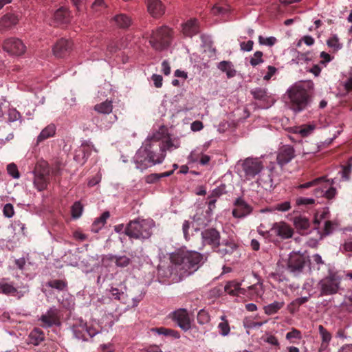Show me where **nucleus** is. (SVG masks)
Here are the masks:
<instances>
[{"label":"nucleus","instance_id":"obj_55","mask_svg":"<svg viewBox=\"0 0 352 352\" xmlns=\"http://www.w3.org/2000/svg\"><path fill=\"white\" fill-rule=\"evenodd\" d=\"M7 170L8 173L14 178L17 179L20 176L17 166L14 163L9 164L8 165Z\"/></svg>","mask_w":352,"mask_h":352},{"label":"nucleus","instance_id":"obj_43","mask_svg":"<svg viewBox=\"0 0 352 352\" xmlns=\"http://www.w3.org/2000/svg\"><path fill=\"white\" fill-rule=\"evenodd\" d=\"M352 171V157H350L345 166H342V177L345 180H349Z\"/></svg>","mask_w":352,"mask_h":352},{"label":"nucleus","instance_id":"obj_27","mask_svg":"<svg viewBox=\"0 0 352 352\" xmlns=\"http://www.w3.org/2000/svg\"><path fill=\"white\" fill-rule=\"evenodd\" d=\"M113 21L118 28L122 29L128 28L132 23L131 17L125 14H116Z\"/></svg>","mask_w":352,"mask_h":352},{"label":"nucleus","instance_id":"obj_46","mask_svg":"<svg viewBox=\"0 0 352 352\" xmlns=\"http://www.w3.org/2000/svg\"><path fill=\"white\" fill-rule=\"evenodd\" d=\"M82 206L80 201H76L72 207V215L74 219L79 218L82 212Z\"/></svg>","mask_w":352,"mask_h":352},{"label":"nucleus","instance_id":"obj_2","mask_svg":"<svg viewBox=\"0 0 352 352\" xmlns=\"http://www.w3.org/2000/svg\"><path fill=\"white\" fill-rule=\"evenodd\" d=\"M202 259L203 255L198 252L179 250L170 255V265L165 276L179 281L197 270Z\"/></svg>","mask_w":352,"mask_h":352},{"label":"nucleus","instance_id":"obj_58","mask_svg":"<svg viewBox=\"0 0 352 352\" xmlns=\"http://www.w3.org/2000/svg\"><path fill=\"white\" fill-rule=\"evenodd\" d=\"M296 202L298 206L312 205L315 203V200L312 198L298 197Z\"/></svg>","mask_w":352,"mask_h":352},{"label":"nucleus","instance_id":"obj_13","mask_svg":"<svg viewBox=\"0 0 352 352\" xmlns=\"http://www.w3.org/2000/svg\"><path fill=\"white\" fill-rule=\"evenodd\" d=\"M252 212V207L241 197L237 198L234 203L232 215L235 218H243Z\"/></svg>","mask_w":352,"mask_h":352},{"label":"nucleus","instance_id":"obj_57","mask_svg":"<svg viewBox=\"0 0 352 352\" xmlns=\"http://www.w3.org/2000/svg\"><path fill=\"white\" fill-rule=\"evenodd\" d=\"M291 208L289 201H284L275 205L274 209L281 212L288 211Z\"/></svg>","mask_w":352,"mask_h":352},{"label":"nucleus","instance_id":"obj_42","mask_svg":"<svg viewBox=\"0 0 352 352\" xmlns=\"http://www.w3.org/2000/svg\"><path fill=\"white\" fill-rule=\"evenodd\" d=\"M94 148V145L91 143L85 142L82 143L78 150V152L82 154L83 159H87L91 153V149Z\"/></svg>","mask_w":352,"mask_h":352},{"label":"nucleus","instance_id":"obj_25","mask_svg":"<svg viewBox=\"0 0 352 352\" xmlns=\"http://www.w3.org/2000/svg\"><path fill=\"white\" fill-rule=\"evenodd\" d=\"M224 290L226 293L232 296L245 294V289L241 288V284L236 280L228 282L225 285Z\"/></svg>","mask_w":352,"mask_h":352},{"label":"nucleus","instance_id":"obj_59","mask_svg":"<svg viewBox=\"0 0 352 352\" xmlns=\"http://www.w3.org/2000/svg\"><path fill=\"white\" fill-rule=\"evenodd\" d=\"M286 338L289 340L293 338L300 339L301 338V333L299 330L293 329L291 331L288 332L286 334Z\"/></svg>","mask_w":352,"mask_h":352},{"label":"nucleus","instance_id":"obj_8","mask_svg":"<svg viewBox=\"0 0 352 352\" xmlns=\"http://www.w3.org/2000/svg\"><path fill=\"white\" fill-rule=\"evenodd\" d=\"M72 331L74 336L78 339L82 340H88L89 338H92L96 333V331L88 327L87 322L81 319H77L72 324Z\"/></svg>","mask_w":352,"mask_h":352},{"label":"nucleus","instance_id":"obj_3","mask_svg":"<svg viewBox=\"0 0 352 352\" xmlns=\"http://www.w3.org/2000/svg\"><path fill=\"white\" fill-rule=\"evenodd\" d=\"M153 226V220L138 218L127 223L124 233L131 239L144 241L151 236Z\"/></svg>","mask_w":352,"mask_h":352},{"label":"nucleus","instance_id":"obj_24","mask_svg":"<svg viewBox=\"0 0 352 352\" xmlns=\"http://www.w3.org/2000/svg\"><path fill=\"white\" fill-rule=\"evenodd\" d=\"M45 340V334L39 328H34L29 334L26 342L34 346L39 345Z\"/></svg>","mask_w":352,"mask_h":352},{"label":"nucleus","instance_id":"obj_45","mask_svg":"<svg viewBox=\"0 0 352 352\" xmlns=\"http://www.w3.org/2000/svg\"><path fill=\"white\" fill-rule=\"evenodd\" d=\"M324 179V177H318L316 179H313L312 181L306 182L305 184L299 185L297 188L303 189V188H309L313 186H318L322 182Z\"/></svg>","mask_w":352,"mask_h":352},{"label":"nucleus","instance_id":"obj_22","mask_svg":"<svg viewBox=\"0 0 352 352\" xmlns=\"http://www.w3.org/2000/svg\"><path fill=\"white\" fill-rule=\"evenodd\" d=\"M294 225L300 234H307L310 227V221L305 216L299 215L294 217Z\"/></svg>","mask_w":352,"mask_h":352},{"label":"nucleus","instance_id":"obj_53","mask_svg":"<svg viewBox=\"0 0 352 352\" xmlns=\"http://www.w3.org/2000/svg\"><path fill=\"white\" fill-rule=\"evenodd\" d=\"M262 57L263 52L261 51H256L254 52L253 57L251 58L250 63L252 66L255 67L263 62Z\"/></svg>","mask_w":352,"mask_h":352},{"label":"nucleus","instance_id":"obj_29","mask_svg":"<svg viewBox=\"0 0 352 352\" xmlns=\"http://www.w3.org/2000/svg\"><path fill=\"white\" fill-rule=\"evenodd\" d=\"M50 168L49 164L45 161L38 162L34 170V175L43 176L50 178Z\"/></svg>","mask_w":352,"mask_h":352},{"label":"nucleus","instance_id":"obj_7","mask_svg":"<svg viewBox=\"0 0 352 352\" xmlns=\"http://www.w3.org/2000/svg\"><path fill=\"white\" fill-rule=\"evenodd\" d=\"M246 179L250 180L258 175L263 169L264 165L258 158L248 157L241 164Z\"/></svg>","mask_w":352,"mask_h":352},{"label":"nucleus","instance_id":"obj_19","mask_svg":"<svg viewBox=\"0 0 352 352\" xmlns=\"http://www.w3.org/2000/svg\"><path fill=\"white\" fill-rule=\"evenodd\" d=\"M236 248L237 245L234 241L227 240L220 243L213 251L223 257L232 254Z\"/></svg>","mask_w":352,"mask_h":352},{"label":"nucleus","instance_id":"obj_64","mask_svg":"<svg viewBox=\"0 0 352 352\" xmlns=\"http://www.w3.org/2000/svg\"><path fill=\"white\" fill-rule=\"evenodd\" d=\"M277 69L274 66H268L267 67V72L265 74V75L263 76V79L265 80H269L276 72Z\"/></svg>","mask_w":352,"mask_h":352},{"label":"nucleus","instance_id":"obj_16","mask_svg":"<svg viewBox=\"0 0 352 352\" xmlns=\"http://www.w3.org/2000/svg\"><path fill=\"white\" fill-rule=\"evenodd\" d=\"M306 261L303 255L294 253L289 256L287 266L292 272H301L304 268Z\"/></svg>","mask_w":352,"mask_h":352},{"label":"nucleus","instance_id":"obj_49","mask_svg":"<svg viewBox=\"0 0 352 352\" xmlns=\"http://www.w3.org/2000/svg\"><path fill=\"white\" fill-rule=\"evenodd\" d=\"M110 297L115 300H122L124 299V293L119 290V289L111 287L109 289Z\"/></svg>","mask_w":352,"mask_h":352},{"label":"nucleus","instance_id":"obj_6","mask_svg":"<svg viewBox=\"0 0 352 352\" xmlns=\"http://www.w3.org/2000/svg\"><path fill=\"white\" fill-rule=\"evenodd\" d=\"M341 283L340 278L336 274H330L318 283L320 296L333 295L338 292Z\"/></svg>","mask_w":352,"mask_h":352},{"label":"nucleus","instance_id":"obj_38","mask_svg":"<svg viewBox=\"0 0 352 352\" xmlns=\"http://www.w3.org/2000/svg\"><path fill=\"white\" fill-rule=\"evenodd\" d=\"M0 292L6 295H15V294H16L18 296V298H20L23 296V294H21V292H17L16 288H15L12 285L7 283H0Z\"/></svg>","mask_w":352,"mask_h":352},{"label":"nucleus","instance_id":"obj_26","mask_svg":"<svg viewBox=\"0 0 352 352\" xmlns=\"http://www.w3.org/2000/svg\"><path fill=\"white\" fill-rule=\"evenodd\" d=\"M54 20L59 24H66L70 21V12L66 8H58L54 14Z\"/></svg>","mask_w":352,"mask_h":352},{"label":"nucleus","instance_id":"obj_35","mask_svg":"<svg viewBox=\"0 0 352 352\" xmlns=\"http://www.w3.org/2000/svg\"><path fill=\"white\" fill-rule=\"evenodd\" d=\"M220 319L221 321L217 325L219 332L222 336H226L230 332V324L225 315L221 316Z\"/></svg>","mask_w":352,"mask_h":352},{"label":"nucleus","instance_id":"obj_48","mask_svg":"<svg viewBox=\"0 0 352 352\" xmlns=\"http://www.w3.org/2000/svg\"><path fill=\"white\" fill-rule=\"evenodd\" d=\"M310 264L314 267H316L317 270L320 269V266L324 264L321 256L318 254H315L311 256Z\"/></svg>","mask_w":352,"mask_h":352},{"label":"nucleus","instance_id":"obj_31","mask_svg":"<svg viewBox=\"0 0 352 352\" xmlns=\"http://www.w3.org/2000/svg\"><path fill=\"white\" fill-rule=\"evenodd\" d=\"M153 332L157 333L159 335H164L165 336H170L175 339L180 338V333L175 330L167 329L165 327H156L151 329Z\"/></svg>","mask_w":352,"mask_h":352},{"label":"nucleus","instance_id":"obj_1","mask_svg":"<svg viewBox=\"0 0 352 352\" xmlns=\"http://www.w3.org/2000/svg\"><path fill=\"white\" fill-rule=\"evenodd\" d=\"M161 138L162 135L157 133L145 140L134 157L137 168L142 171L155 164L162 163L166 157V151L170 150L173 144L170 140H164Z\"/></svg>","mask_w":352,"mask_h":352},{"label":"nucleus","instance_id":"obj_51","mask_svg":"<svg viewBox=\"0 0 352 352\" xmlns=\"http://www.w3.org/2000/svg\"><path fill=\"white\" fill-rule=\"evenodd\" d=\"M277 42L276 38L274 36H270L267 38H265L262 36H258V43L261 45H267V46H273Z\"/></svg>","mask_w":352,"mask_h":352},{"label":"nucleus","instance_id":"obj_30","mask_svg":"<svg viewBox=\"0 0 352 352\" xmlns=\"http://www.w3.org/2000/svg\"><path fill=\"white\" fill-rule=\"evenodd\" d=\"M110 214L108 211L104 212L101 216L97 218L91 225V230L94 233H97L106 223L107 219L109 217Z\"/></svg>","mask_w":352,"mask_h":352},{"label":"nucleus","instance_id":"obj_23","mask_svg":"<svg viewBox=\"0 0 352 352\" xmlns=\"http://www.w3.org/2000/svg\"><path fill=\"white\" fill-rule=\"evenodd\" d=\"M251 94L254 98L261 101L266 102L267 105L270 106L274 103V99L271 97L266 89L256 87L251 90Z\"/></svg>","mask_w":352,"mask_h":352},{"label":"nucleus","instance_id":"obj_36","mask_svg":"<svg viewBox=\"0 0 352 352\" xmlns=\"http://www.w3.org/2000/svg\"><path fill=\"white\" fill-rule=\"evenodd\" d=\"M107 5L104 0H94L91 6V11L96 16H99L105 10Z\"/></svg>","mask_w":352,"mask_h":352},{"label":"nucleus","instance_id":"obj_62","mask_svg":"<svg viewBox=\"0 0 352 352\" xmlns=\"http://www.w3.org/2000/svg\"><path fill=\"white\" fill-rule=\"evenodd\" d=\"M303 41L308 46H311L312 45H314L315 41H314V38L311 36H304L301 40H300L298 41V43H297V46L298 47H300V45H301V42Z\"/></svg>","mask_w":352,"mask_h":352},{"label":"nucleus","instance_id":"obj_11","mask_svg":"<svg viewBox=\"0 0 352 352\" xmlns=\"http://www.w3.org/2000/svg\"><path fill=\"white\" fill-rule=\"evenodd\" d=\"M3 48L10 54L21 56L25 52L26 47L21 40L10 38L3 42Z\"/></svg>","mask_w":352,"mask_h":352},{"label":"nucleus","instance_id":"obj_40","mask_svg":"<svg viewBox=\"0 0 352 352\" xmlns=\"http://www.w3.org/2000/svg\"><path fill=\"white\" fill-rule=\"evenodd\" d=\"M118 267H124L128 266L131 263V259L126 256H113L111 258Z\"/></svg>","mask_w":352,"mask_h":352},{"label":"nucleus","instance_id":"obj_41","mask_svg":"<svg viewBox=\"0 0 352 352\" xmlns=\"http://www.w3.org/2000/svg\"><path fill=\"white\" fill-rule=\"evenodd\" d=\"M47 285L52 288L58 289V291H63L66 289L67 283L64 280L54 279L50 280L47 283Z\"/></svg>","mask_w":352,"mask_h":352},{"label":"nucleus","instance_id":"obj_63","mask_svg":"<svg viewBox=\"0 0 352 352\" xmlns=\"http://www.w3.org/2000/svg\"><path fill=\"white\" fill-rule=\"evenodd\" d=\"M253 41H248V42H241L240 43L241 50L243 51L250 52L253 48Z\"/></svg>","mask_w":352,"mask_h":352},{"label":"nucleus","instance_id":"obj_20","mask_svg":"<svg viewBox=\"0 0 352 352\" xmlns=\"http://www.w3.org/2000/svg\"><path fill=\"white\" fill-rule=\"evenodd\" d=\"M19 21L18 15L12 13H8L3 15L0 19V31L3 32L16 25Z\"/></svg>","mask_w":352,"mask_h":352},{"label":"nucleus","instance_id":"obj_17","mask_svg":"<svg viewBox=\"0 0 352 352\" xmlns=\"http://www.w3.org/2000/svg\"><path fill=\"white\" fill-rule=\"evenodd\" d=\"M272 231L282 239H289L294 233L293 229L285 222L274 223Z\"/></svg>","mask_w":352,"mask_h":352},{"label":"nucleus","instance_id":"obj_9","mask_svg":"<svg viewBox=\"0 0 352 352\" xmlns=\"http://www.w3.org/2000/svg\"><path fill=\"white\" fill-rule=\"evenodd\" d=\"M59 311L55 307H51L45 314H42L38 320L41 322V326L47 329L53 326L60 324Z\"/></svg>","mask_w":352,"mask_h":352},{"label":"nucleus","instance_id":"obj_18","mask_svg":"<svg viewBox=\"0 0 352 352\" xmlns=\"http://www.w3.org/2000/svg\"><path fill=\"white\" fill-rule=\"evenodd\" d=\"M147 9L152 16L157 18L165 12V7L160 0H146Z\"/></svg>","mask_w":352,"mask_h":352},{"label":"nucleus","instance_id":"obj_52","mask_svg":"<svg viewBox=\"0 0 352 352\" xmlns=\"http://www.w3.org/2000/svg\"><path fill=\"white\" fill-rule=\"evenodd\" d=\"M226 193V186L225 185H221L220 186L214 188L210 195L208 197V199L214 198L216 199L221 197L223 194Z\"/></svg>","mask_w":352,"mask_h":352},{"label":"nucleus","instance_id":"obj_60","mask_svg":"<svg viewBox=\"0 0 352 352\" xmlns=\"http://www.w3.org/2000/svg\"><path fill=\"white\" fill-rule=\"evenodd\" d=\"M249 290L252 294H254L256 296H261L263 294L262 286L261 285H254L249 287Z\"/></svg>","mask_w":352,"mask_h":352},{"label":"nucleus","instance_id":"obj_15","mask_svg":"<svg viewBox=\"0 0 352 352\" xmlns=\"http://www.w3.org/2000/svg\"><path fill=\"white\" fill-rule=\"evenodd\" d=\"M72 42L69 40L60 38L53 47L54 55L57 58H64L67 56L72 48Z\"/></svg>","mask_w":352,"mask_h":352},{"label":"nucleus","instance_id":"obj_61","mask_svg":"<svg viewBox=\"0 0 352 352\" xmlns=\"http://www.w3.org/2000/svg\"><path fill=\"white\" fill-rule=\"evenodd\" d=\"M52 175L58 177L61 175V164L59 162H56L50 170Z\"/></svg>","mask_w":352,"mask_h":352},{"label":"nucleus","instance_id":"obj_32","mask_svg":"<svg viewBox=\"0 0 352 352\" xmlns=\"http://www.w3.org/2000/svg\"><path fill=\"white\" fill-rule=\"evenodd\" d=\"M113 109V104L111 100H105L94 106V110L100 113L109 114Z\"/></svg>","mask_w":352,"mask_h":352},{"label":"nucleus","instance_id":"obj_5","mask_svg":"<svg viewBox=\"0 0 352 352\" xmlns=\"http://www.w3.org/2000/svg\"><path fill=\"white\" fill-rule=\"evenodd\" d=\"M288 96L290 99V108L295 112H300L304 110L309 100V96L306 89L301 85H294L288 90Z\"/></svg>","mask_w":352,"mask_h":352},{"label":"nucleus","instance_id":"obj_14","mask_svg":"<svg viewBox=\"0 0 352 352\" xmlns=\"http://www.w3.org/2000/svg\"><path fill=\"white\" fill-rule=\"evenodd\" d=\"M295 157V151L292 146L284 145L281 146L278 152L276 160L278 165L283 166L288 164Z\"/></svg>","mask_w":352,"mask_h":352},{"label":"nucleus","instance_id":"obj_47","mask_svg":"<svg viewBox=\"0 0 352 352\" xmlns=\"http://www.w3.org/2000/svg\"><path fill=\"white\" fill-rule=\"evenodd\" d=\"M327 44L329 47L333 48L334 51H337L342 47V44L340 43L337 36H333L329 38L327 41Z\"/></svg>","mask_w":352,"mask_h":352},{"label":"nucleus","instance_id":"obj_39","mask_svg":"<svg viewBox=\"0 0 352 352\" xmlns=\"http://www.w3.org/2000/svg\"><path fill=\"white\" fill-rule=\"evenodd\" d=\"M174 173V170L166 171L162 173H153L149 175H148L146 177V182L148 184H153L159 181L161 178L165 177H169L171 175H173Z\"/></svg>","mask_w":352,"mask_h":352},{"label":"nucleus","instance_id":"obj_37","mask_svg":"<svg viewBox=\"0 0 352 352\" xmlns=\"http://www.w3.org/2000/svg\"><path fill=\"white\" fill-rule=\"evenodd\" d=\"M218 68L226 72L228 78L234 77L236 74V71L232 68V65L229 61H221L219 63Z\"/></svg>","mask_w":352,"mask_h":352},{"label":"nucleus","instance_id":"obj_34","mask_svg":"<svg viewBox=\"0 0 352 352\" xmlns=\"http://www.w3.org/2000/svg\"><path fill=\"white\" fill-rule=\"evenodd\" d=\"M50 178L43 176L34 175V185L38 191L45 190L48 184Z\"/></svg>","mask_w":352,"mask_h":352},{"label":"nucleus","instance_id":"obj_4","mask_svg":"<svg viewBox=\"0 0 352 352\" xmlns=\"http://www.w3.org/2000/svg\"><path fill=\"white\" fill-rule=\"evenodd\" d=\"M174 30L167 25H162L152 30L149 37V43L156 51L166 50L172 43Z\"/></svg>","mask_w":352,"mask_h":352},{"label":"nucleus","instance_id":"obj_10","mask_svg":"<svg viewBox=\"0 0 352 352\" xmlns=\"http://www.w3.org/2000/svg\"><path fill=\"white\" fill-rule=\"evenodd\" d=\"M173 321L184 331L191 328V322L188 311L185 309H179L169 315Z\"/></svg>","mask_w":352,"mask_h":352},{"label":"nucleus","instance_id":"obj_12","mask_svg":"<svg viewBox=\"0 0 352 352\" xmlns=\"http://www.w3.org/2000/svg\"><path fill=\"white\" fill-rule=\"evenodd\" d=\"M203 243L211 246L214 250L220 243L221 235L214 228H208L201 232Z\"/></svg>","mask_w":352,"mask_h":352},{"label":"nucleus","instance_id":"obj_54","mask_svg":"<svg viewBox=\"0 0 352 352\" xmlns=\"http://www.w3.org/2000/svg\"><path fill=\"white\" fill-rule=\"evenodd\" d=\"M72 2L78 14L85 11V0H72Z\"/></svg>","mask_w":352,"mask_h":352},{"label":"nucleus","instance_id":"obj_21","mask_svg":"<svg viewBox=\"0 0 352 352\" xmlns=\"http://www.w3.org/2000/svg\"><path fill=\"white\" fill-rule=\"evenodd\" d=\"M199 32L197 20L190 19L182 25V33L184 36L192 37Z\"/></svg>","mask_w":352,"mask_h":352},{"label":"nucleus","instance_id":"obj_56","mask_svg":"<svg viewBox=\"0 0 352 352\" xmlns=\"http://www.w3.org/2000/svg\"><path fill=\"white\" fill-rule=\"evenodd\" d=\"M3 213L6 217H8V218L12 217L14 214V207H13L12 204H6L3 207Z\"/></svg>","mask_w":352,"mask_h":352},{"label":"nucleus","instance_id":"obj_44","mask_svg":"<svg viewBox=\"0 0 352 352\" xmlns=\"http://www.w3.org/2000/svg\"><path fill=\"white\" fill-rule=\"evenodd\" d=\"M210 317L209 314L204 309H201L198 312L197 320L201 324H205L210 322Z\"/></svg>","mask_w":352,"mask_h":352},{"label":"nucleus","instance_id":"obj_33","mask_svg":"<svg viewBox=\"0 0 352 352\" xmlns=\"http://www.w3.org/2000/svg\"><path fill=\"white\" fill-rule=\"evenodd\" d=\"M285 305L284 301H274L271 304H269L264 307L265 314L267 315H273L276 314Z\"/></svg>","mask_w":352,"mask_h":352},{"label":"nucleus","instance_id":"obj_28","mask_svg":"<svg viewBox=\"0 0 352 352\" xmlns=\"http://www.w3.org/2000/svg\"><path fill=\"white\" fill-rule=\"evenodd\" d=\"M56 133V126L53 124L47 125L44 128L38 136L37 137L36 144H38L40 142L53 137Z\"/></svg>","mask_w":352,"mask_h":352},{"label":"nucleus","instance_id":"obj_50","mask_svg":"<svg viewBox=\"0 0 352 352\" xmlns=\"http://www.w3.org/2000/svg\"><path fill=\"white\" fill-rule=\"evenodd\" d=\"M318 331L321 336L322 342L329 343L331 340V334L322 325H319Z\"/></svg>","mask_w":352,"mask_h":352}]
</instances>
